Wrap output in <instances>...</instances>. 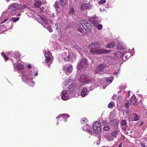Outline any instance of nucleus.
<instances>
[{"mask_svg": "<svg viewBox=\"0 0 147 147\" xmlns=\"http://www.w3.org/2000/svg\"><path fill=\"white\" fill-rule=\"evenodd\" d=\"M92 46L90 47V51L93 55L101 54H102L109 53L110 50H106L100 47V43L97 42L91 43Z\"/></svg>", "mask_w": 147, "mask_h": 147, "instance_id": "f257e3e1", "label": "nucleus"}, {"mask_svg": "<svg viewBox=\"0 0 147 147\" xmlns=\"http://www.w3.org/2000/svg\"><path fill=\"white\" fill-rule=\"evenodd\" d=\"M91 26L89 23L86 22V20H81L77 27V30L81 33L84 34L91 30Z\"/></svg>", "mask_w": 147, "mask_h": 147, "instance_id": "f03ea898", "label": "nucleus"}, {"mask_svg": "<svg viewBox=\"0 0 147 147\" xmlns=\"http://www.w3.org/2000/svg\"><path fill=\"white\" fill-rule=\"evenodd\" d=\"M106 67V65L105 63H102L98 65L96 68L94 72L95 74H102L105 72L104 69Z\"/></svg>", "mask_w": 147, "mask_h": 147, "instance_id": "7ed1b4c3", "label": "nucleus"}, {"mask_svg": "<svg viewBox=\"0 0 147 147\" xmlns=\"http://www.w3.org/2000/svg\"><path fill=\"white\" fill-rule=\"evenodd\" d=\"M88 65L87 60L86 58L82 59L78 63V66L79 69L82 68L84 69L87 68Z\"/></svg>", "mask_w": 147, "mask_h": 147, "instance_id": "20e7f679", "label": "nucleus"}, {"mask_svg": "<svg viewBox=\"0 0 147 147\" xmlns=\"http://www.w3.org/2000/svg\"><path fill=\"white\" fill-rule=\"evenodd\" d=\"M93 129L94 132L98 134L101 131L100 124L98 121L94 123L93 125Z\"/></svg>", "mask_w": 147, "mask_h": 147, "instance_id": "39448f33", "label": "nucleus"}, {"mask_svg": "<svg viewBox=\"0 0 147 147\" xmlns=\"http://www.w3.org/2000/svg\"><path fill=\"white\" fill-rule=\"evenodd\" d=\"M63 57L65 60L67 61H69L70 59H72L73 56V54L72 53H69V52H64L62 54Z\"/></svg>", "mask_w": 147, "mask_h": 147, "instance_id": "423d86ee", "label": "nucleus"}, {"mask_svg": "<svg viewBox=\"0 0 147 147\" xmlns=\"http://www.w3.org/2000/svg\"><path fill=\"white\" fill-rule=\"evenodd\" d=\"M89 20L94 26H96L100 22L99 18L95 16L94 17L89 18Z\"/></svg>", "mask_w": 147, "mask_h": 147, "instance_id": "0eeeda50", "label": "nucleus"}, {"mask_svg": "<svg viewBox=\"0 0 147 147\" xmlns=\"http://www.w3.org/2000/svg\"><path fill=\"white\" fill-rule=\"evenodd\" d=\"M33 74H32L27 76L26 78V81L28 83L30 86L32 87L34 85L35 82L32 81V79H33Z\"/></svg>", "mask_w": 147, "mask_h": 147, "instance_id": "6e6552de", "label": "nucleus"}, {"mask_svg": "<svg viewBox=\"0 0 147 147\" xmlns=\"http://www.w3.org/2000/svg\"><path fill=\"white\" fill-rule=\"evenodd\" d=\"M69 93L67 90H63L62 92L61 98L64 100L68 99L69 98Z\"/></svg>", "mask_w": 147, "mask_h": 147, "instance_id": "1a4fd4ad", "label": "nucleus"}, {"mask_svg": "<svg viewBox=\"0 0 147 147\" xmlns=\"http://www.w3.org/2000/svg\"><path fill=\"white\" fill-rule=\"evenodd\" d=\"M80 9L82 10L90 9L92 7V5L90 3H83L80 5Z\"/></svg>", "mask_w": 147, "mask_h": 147, "instance_id": "9d476101", "label": "nucleus"}, {"mask_svg": "<svg viewBox=\"0 0 147 147\" xmlns=\"http://www.w3.org/2000/svg\"><path fill=\"white\" fill-rule=\"evenodd\" d=\"M20 7V5L18 4H15L10 6L8 9L9 10L11 11H13L19 9Z\"/></svg>", "mask_w": 147, "mask_h": 147, "instance_id": "9b49d317", "label": "nucleus"}, {"mask_svg": "<svg viewBox=\"0 0 147 147\" xmlns=\"http://www.w3.org/2000/svg\"><path fill=\"white\" fill-rule=\"evenodd\" d=\"M80 80L84 83H88L89 82V78L88 76L86 75H82L80 78Z\"/></svg>", "mask_w": 147, "mask_h": 147, "instance_id": "f8f14e48", "label": "nucleus"}, {"mask_svg": "<svg viewBox=\"0 0 147 147\" xmlns=\"http://www.w3.org/2000/svg\"><path fill=\"white\" fill-rule=\"evenodd\" d=\"M83 129L84 131H87L90 134L92 132V129L87 125H86L85 126H83Z\"/></svg>", "mask_w": 147, "mask_h": 147, "instance_id": "ddd939ff", "label": "nucleus"}, {"mask_svg": "<svg viewBox=\"0 0 147 147\" xmlns=\"http://www.w3.org/2000/svg\"><path fill=\"white\" fill-rule=\"evenodd\" d=\"M119 123V121L118 120L114 119L110 121L109 124L112 126H116Z\"/></svg>", "mask_w": 147, "mask_h": 147, "instance_id": "4468645a", "label": "nucleus"}, {"mask_svg": "<svg viewBox=\"0 0 147 147\" xmlns=\"http://www.w3.org/2000/svg\"><path fill=\"white\" fill-rule=\"evenodd\" d=\"M75 83L71 84L67 87V91L70 92L73 91L75 88Z\"/></svg>", "mask_w": 147, "mask_h": 147, "instance_id": "2eb2a0df", "label": "nucleus"}, {"mask_svg": "<svg viewBox=\"0 0 147 147\" xmlns=\"http://www.w3.org/2000/svg\"><path fill=\"white\" fill-rule=\"evenodd\" d=\"M117 49L119 50H123L126 49V47L124 46L123 43L119 42L117 46Z\"/></svg>", "mask_w": 147, "mask_h": 147, "instance_id": "dca6fc26", "label": "nucleus"}, {"mask_svg": "<svg viewBox=\"0 0 147 147\" xmlns=\"http://www.w3.org/2000/svg\"><path fill=\"white\" fill-rule=\"evenodd\" d=\"M73 69L72 68V66H69V67H67L66 69L65 72L67 74H70L72 71Z\"/></svg>", "mask_w": 147, "mask_h": 147, "instance_id": "f3484780", "label": "nucleus"}, {"mask_svg": "<svg viewBox=\"0 0 147 147\" xmlns=\"http://www.w3.org/2000/svg\"><path fill=\"white\" fill-rule=\"evenodd\" d=\"M60 4L61 6L62 7H64L65 6L67 2V0H59Z\"/></svg>", "mask_w": 147, "mask_h": 147, "instance_id": "a211bd4d", "label": "nucleus"}, {"mask_svg": "<svg viewBox=\"0 0 147 147\" xmlns=\"http://www.w3.org/2000/svg\"><path fill=\"white\" fill-rule=\"evenodd\" d=\"M115 46V42H112L111 43H109L106 45V47L107 48L110 49L112 48Z\"/></svg>", "mask_w": 147, "mask_h": 147, "instance_id": "6ab92c4d", "label": "nucleus"}, {"mask_svg": "<svg viewBox=\"0 0 147 147\" xmlns=\"http://www.w3.org/2000/svg\"><path fill=\"white\" fill-rule=\"evenodd\" d=\"M41 5L42 2L41 1H37L34 3V6L36 8H39Z\"/></svg>", "mask_w": 147, "mask_h": 147, "instance_id": "aec40b11", "label": "nucleus"}, {"mask_svg": "<svg viewBox=\"0 0 147 147\" xmlns=\"http://www.w3.org/2000/svg\"><path fill=\"white\" fill-rule=\"evenodd\" d=\"M14 57L15 58V59H16L17 60H19L21 55L19 53L15 52L14 54Z\"/></svg>", "mask_w": 147, "mask_h": 147, "instance_id": "412c9836", "label": "nucleus"}, {"mask_svg": "<svg viewBox=\"0 0 147 147\" xmlns=\"http://www.w3.org/2000/svg\"><path fill=\"white\" fill-rule=\"evenodd\" d=\"M87 91V90L86 88H84L81 93V94L82 96L84 97L86 94V93Z\"/></svg>", "mask_w": 147, "mask_h": 147, "instance_id": "4be33fe9", "label": "nucleus"}, {"mask_svg": "<svg viewBox=\"0 0 147 147\" xmlns=\"http://www.w3.org/2000/svg\"><path fill=\"white\" fill-rule=\"evenodd\" d=\"M113 77H106L104 78V79L105 80H106L107 81L111 82H112L113 80Z\"/></svg>", "mask_w": 147, "mask_h": 147, "instance_id": "5701e85b", "label": "nucleus"}, {"mask_svg": "<svg viewBox=\"0 0 147 147\" xmlns=\"http://www.w3.org/2000/svg\"><path fill=\"white\" fill-rule=\"evenodd\" d=\"M63 117V118L66 119L67 118L69 117V115L67 114H63L62 115H61L60 116H58L57 117V119L59 117Z\"/></svg>", "mask_w": 147, "mask_h": 147, "instance_id": "b1692460", "label": "nucleus"}, {"mask_svg": "<svg viewBox=\"0 0 147 147\" xmlns=\"http://www.w3.org/2000/svg\"><path fill=\"white\" fill-rule=\"evenodd\" d=\"M118 132L117 131H113L111 134V135L113 137L116 138Z\"/></svg>", "mask_w": 147, "mask_h": 147, "instance_id": "393cba45", "label": "nucleus"}, {"mask_svg": "<svg viewBox=\"0 0 147 147\" xmlns=\"http://www.w3.org/2000/svg\"><path fill=\"white\" fill-rule=\"evenodd\" d=\"M114 104V103L113 102H111L108 105V107L109 108H112L113 107L115 106Z\"/></svg>", "mask_w": 147, "mask_h": 147, "instance_id": "a878e982", "label": "nucleus"}, {"mask_svg": "<svg viewBox=\"0 0 147 147\" xmlns=\"http://www.w3.org/2000/svg\"><path fill=\"white\" fill-rule=\"evenodd\" d=\"M74 13V9L73 7H71L69 8V14H72Z\"/></svg>", "mask_w": 147, "mask_h": 147, "instance_id": "bb28decb", "label": "nucleus"}, {"mask_svg": "<svg viewBox=\"0 0 147 147\" xmlns=\"http://www.w3.org/2000/svg\"><path fill=\"white\" fill-rule=\"evenodd\" d=\"M19 18H10V20L14 22H16L19 20Z\"/></svg>", "mask_w": 147, "mask_h": 147, "instance_id": "cd10ccee", "label": "nucleus"}, {"mask_svg": "<svg viewBox=\"0 0 147 147\" xmlns=\"http://www.w3.org/2000/svg\"><path fill=\"white\" fill-rule=\"evenodd\" d=\"M24 68V66L22 64H18L17 66V68L18 69L20 70Z\"/></svg>", "mask_w": 147, "mask_h": 147, "instance_id": "c85d7f7f", "label": "nucleus"}, {"mask_svg": "<svg viewBox=\"0 0 147 147\" xmlns=\"http://www.w3.org/2000/svg\"><path fill=\"white\" fill-rule=\"evenodd\" d=\"M47 55V56H50L51 55V53H50L49 51H45V55Z\"/></svg>", "mask_w": 147, "mask_h": 147, "instance_id": "c756f323", "label": "nucleus"}, {"mask_svg": "<svg viewBox=\"0 0 147 147\" xmlns=\"http://www.w3.org/2000/svg\"><path fill=\"white\" fill-rule=\"evenodd\" d=\"M59 1H56L55 3L54 4V6L56 9L57 11V8H59Z\"/></svg>", "mask_w": 147, "mask_h": 147, "instance_id": "7c9ffc66", "label": "nucleus"}, {"mask_svg": "<svg viewBox=\"0 0 147 147\" xmlns=\"http://www.w3.org/2000/svg\"><path fill=\"white\" fill-rule=\"evenodd\" d=\"M139 117L136 113H135L134 116V119L135 121H137L139 119Z\"/></svg>", "mask_w": 147, "mask_h": 147, "instance_id": "2f4dec72", "label": "nucleus"}, {"mask_svg": "<svg viewBox=\"0 0 147 147\" xmlns=\"http://www.w3.org/2000/svg\"><path fill=\"white\" fill-rule=\"evenodd\" d=\"M1 55L5 59V60L7 61L8 59V57L4 53H1Z\"/></svg>", "mask_w": 147, "mask_h": 147, "instance_id": "473e14b6", "label": "nucleus"}, {"mask_svg": "<svg viewBox=\"0 0 147 147\" xmlns=\"http://www.w3.org/2000/svg\"><path fill=\"white\" fill-rule=\"evenodd\" d=\"M121 124L122 125L125 126L127 125L126 120H123L121 121Z\"/></svg>", "mask_w": 147, "mask_h": 147, "instance_id": "72a5a7b5", "label": "nucleus"}, {"mask_svg": "<svg viewBox=\"0 0 147 147\" xmlns=\"http://www.w3.org/2000/svg\"><path fill=\"white\" fill-rule=\"evenodd\" d=\"M47 55H45V61L46 63L48 62H49L50 61V56H47Z\"/></svg>", "mask_w": 147, "mask_h": 147, "instance_id": "f704fd0d", "label": "nucleus"}, {"mask_svg": "<svg viewBox=\"0 0 147 147\" xmlns=\"http://www.w3.org/2000/svg\"><path fill=\"white\" fill-rule=\"evenodd\" d=\"M87 121V119L86 118H84L82 119L81 122V123L83 124L84 123H86Z\"/></svg>", "mask_w": 147, "mask_h": 147, "instance_id": "c9c22d12", "label": "nucleus"}, {"mask_svg": "<svg viewBox=\"0 0 147 147\" xmlns=\"http://www.w3.org/2000/svg\"><path fill=\"white\" fill-rule=\"evenodd\" d=\"M104 129L106 131H108L110 129V127L107 125H105L104 127Z\"/></svg>", "mask_w": 147, "mask_h": 147, "instance_id": "e433bc0d", "label": "nucleus"}, {"mask_svg": "<svg viewBox=\"0 0 147 147\" xmlns=\"http://www.w3.org/2000/svg\"><path fill=\"white\" fill-rule=\"evenodd\" d=\"M107 140L109 141H112L113 140V139L109 136H108L107 137Z\"/></svg>", "mask_w": 147, "mask_h": 147, "instance_id": "4c0bfd02", "label": "nucleus"}, {"mask_svg": "<svg viewBox=\"0 0 147 147\" xmlns=\"http://www.w3.org/2000/svg\"><path fill=\"white\" fill-rule=\"evenodd\" d=\"M129 104L131 105L130 102H129V101H127V102L125 104V106L126 108H127L129 106Z\"/></svg>", "mask_w": 147, "mask_h": 147, "instance_id": "58836bf2", "label": "nucleus"}, {"mask_svg": "<svg viewBox=\"0 0 147 147\" xmlns=\"http://www.w3.org/2000/svg\"><path fill=\"white\" fill-rule=\"evenodd\" d=\"M102 25L101 24H98L96 26L98 30H100L102 28Z\"/></svg>", "mask_w": 147, "mask_h": 147, "instance_id": "ea45409f", "label": "nucleus"}, {"mask_svg": "<svg viewBox=\"0 0 147 147\" xmlns=\"http://www.w3.org/2000/svg\"><path fill=\"white\" fill-rule=\"evenodd\" d=\"M123 57H124L125 58V60H126L127 59H128L130 57V55L129 56H127V54H124L123 56Z\"/></svg>", "mask_w": 147, "mask_h": 147, "instance_id": "a19ab883", "label": "nucleus"}, {"mask_svg": "<svg viewBox=\"0 0 147 147\" xmlns=\"http://www.w3.org/2000/svg\"><path fill=\"white\" fill-rule=\"evenodd\" d=\"M106 2V0H101L99 2V3L100 4H102L103 3H105Z\"/></svg>", "mask_w": 147, "mask_h": 147, "instance_id": "79ce46f5", "label": "nucleus"}, {"mask_svg": "<svg viewBox=\"0 0 147 147\" xmlns=\"http://www.w3.org/2000/svg\"><path fill=\"white\" fill-rule=\"evenodd\" d=\"M139 104L138 102L137 101V100L133 104L134 105H136Z\"/></svg>", "mask_w": 147, "mask_h": 147, "instance_id": "37998d69", "label": "nucleus"}, {"mask_svg": "<svg viewBox=\"0 0 147 147\" xmlns=\"http://www.w3.org/2000/svg\"><path fill=\"white\" fill-rule=\"evenodd\" d=\"M145 143L144 142H141V146L143 147H145Z\"/></svg>", "mask_w": 147, "mask_h": 147, "instance_id": "c03bdc74", "label": "nucleus"}, {"mask_svg": "<svg viewBox=\"0 0 147 147\" xmlns=\"http://www.w3.org/2000/svg\"><path fill=\"white\" fill-rule=\"evenodd\" d=\"M136 96L134 95L131 98V99L133 100H135V99H136Z\"/></svg>", "mask_w": 147, "mask_h": 147, "instance_id": "a18cd8bd", "label": "nucleus"}, {"mask_svg": "<svg viewBox=\"0 0 147 147\" xmlns=\"http://www.w3.org/2000/svg\"><path fill=\"white\" fill-rule=\"evenodd\" d=\"M7 26L6 25H5V24H3L2 26V27L3 28H7Z\"/></svg>", "mask_w": 147, "mask_h": 147, "instance_id": "49530a36", "label": "nucleus"}, {"mask_svg": "<svg viewBox=\"0 0 147 147\" xmlns=\"http://www.w3.org/2000/svg\"><path fill=\"white\" fill-rule=\"evenodd\" d=\"M8 20V19H6L4 20L3 22H1V24H3L6 22Z\"/></svg>", "mask_w": 147, "mask_h": 147, "instance_id": "de8ad7c7", "label": "nucleus"}, {"mask_svg": "<svg viewBox=\"0 0 147 147\" xmlns=\"http://www.w3.org/2000/svg\"><path fill=\"white\" fill-rule=\"evenodd\" d=\"M28 67L29 68H31V65L30 64H28Z\"/></svg>", "mask_w": 147, "mask_h": 147, "instance_id": "09e8293b", "label": "nucleus"}, {"mask_svg": "<svg viewBox=\"0 0 147 147\" xmlns=\"http://www.w3.org/2000/svg\"><path fill=\"white\" fill-rule=\"evenodd\" d=\"M122 142H121L119 143V147H122Z\"/></svg>", "mask_w": 147, "mask_h": 147, "instance_id": "8fccbe9b", "label": "nucleus"}, {"mask_svg": "<svg viewBox=\"0 0 147 147\" xmlns=\"http://www.w3.org/2000/svg\"><path fill=\"white\" fill-rule=\"evenodd\" d=\"M128 101L129 102H133L134 101V100H132L131 99L129 101Z\"/></svg>", "mask_w": 147, "mask_h": 147, "instance_id": "3c124183", "label": "nucleus"}, {"mask_svg": "<svg viewBox=\"0 0 147 147\" xmlns=\"http://www.w3.org/2000/svg\"><path fill=\"white\" fill-rule=\"evenodd\" d=\"M38 72H36L35 73V74H34V76H38Z\"/></svg>", "mask_w": 147, "mask_h": 147, "instance_id": "603ef678", "label": "nucleus"}, {"mask_svg": "<svg viewBox=\"0 0 147 147\" xmlns=\"http://www.w3.org/2000/svg\"><path fill=\"white\" fill-rule=\"evenodd\" d=\"M49 31L50 32H52L53 31V30L52 29H50L49 30Z\"/></svg>", "mask_w": 147, "mask_h": 147, "instance_id": "864d4df0", "label": "nucleus"}, {"mask_svg": "<svg viewBox=\"0 0 147 147\" xmlns=\"http://www.w3.org/2000/svg\"><path fill=\"white\" fill-rule=\"evenodd\" d=\"M40 19H41V20H43V18H42V17H40Z\"/></svg>", "mask_w": 147, "mask_h": 147, "instance_id": "5fc2aeb1", "label": "nucleus"}, {"mask_svg": "<svg viewBox=\"0 0 147 147\" xmlns=\"http://www.w3.org/2000/svg\"><path fill=\"white\" fill-rule=\"evenodd\" d=\"M24 6L25 7H27V6H26V5H24Z\"/></svg>", "mask_w": 147, "mask_h": 147, "instance_id": "6e6d98bb", "label": "nucleus"}, {"mask_svg": "<svg viewBox=\"0 0 147 147\" xmlns=\"http://www.w3.org/2000/svg\"><path fill=\"white\" fill-rule=\"evenodd\" d=\"M6 1H7V2H8L10 0H6Z\"/></svg>", "mask_w": 147, "mask_h": 147, "instance_id": "4d7b16f0", "label": "nucleus"}, {"mask_svg": "<svg viewBox=\"0 0 147 147\" xmlns=\"http://www.w3.org/2000/svg\"><path fill=\"white\" fill-rule=\"evenodd\" d=\"M11 22H10L9 21V22H8L7 23H11Z\"/></svg>", "mask_w": 147, "mask_h": 147, "instance_id": "13d9d810", "label": "nucleus"}, {"mask_svg": "<svg viewBox=\"0 0 147 147\" xmlns=\"http://www.w3.org/2000/svg\"><path fill=\"white\" fill-rule=\"evenodd\" d=\"M132 103L131 102H130L131 105L132 104Z\"/></svg>", "mask_w": 147, "mask_h": 147, "instance_id": "bf43d9fd", "label": "nucleus"}, {"mask_svg": "<svg viewBox=\"0 0 147 147\" xmlns=\"http://www.w3.org/2000/svg\"><path fill=\"white\" fill-rule=\"evenodd\" d=\"M76 1H78V0H75Z\"/></svg>", "mask_w": 147, "mask_h": 147, "instance_id": "052dcab7", "label": "nucleus"}, {"mask_svg": "<svg viewBox=\"0 0 147 147\" xmlns=\"http://www.w3.org/2000/svg\"><path fill=\"white\" fill-rule=\"evenodd\" d=\"M93 81H95V80H94V79H93Z\"/></svg>", "mask_w": 147, "mask_h": 147, "instance_id": "680f3d73", "label": "nucleus"}, {"mask_svg": "<svg viewBox=\"0 0 147 147\" xmlns=\"http://www.w3.org/2000/svg\"><path fill=\"white\" fill-rule=\"evenodd\" d=\"M20 14H19V16H20Z\"/></svg>", "mask_w": 147, "mask_h": 147, "instance_id": "e2e57ef3", "label": "nucleus"}]
</instances>
